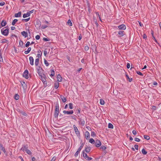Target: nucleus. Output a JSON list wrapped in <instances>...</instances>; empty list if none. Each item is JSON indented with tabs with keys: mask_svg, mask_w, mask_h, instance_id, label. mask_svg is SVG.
Returning a JSON list of instances; mask_svg holds the SVG:
<instances>
[{
	"mask_svg": "<svg viewBox=\"0 0 161 161\" xmlns=\"http://www.w3.org/2000/svg\"><path fill=\"white\" fill-rule=\"evenodd\" d=\"M2 34L5 36H8V30L7 29L3 28L1 30Z\"/></svg>",
	"mask_w": 161,
	"mask_h": 161,
	"instance_id": "f257e3e1",
	"label": "nucleus"
},
{
	"mask_svg": "<svg viewBox=\"0 0 161 161\" xmlns=\"http://www.w3.org/2000/svg\"><path fill=\"white\" fill-rule=\"evenodd\" d=\"M41 26V22L39 20H37L36 21V27L37 29H40Z\"/></svg>",
	"mask_w": 161,
	"mask_h": 161,
	"instance_id": "f03ea898",
	"label": "nucleus"
},
{
	"mask_svg": "<svg viewBox=\"0 0 161 161\" xmlns=\"http://www.w3.org/2000/svg\"><path fill=\"white\" fill-rule=\"evenodd\" d=\"M28 71L27 70H25L23 74V76L26 79H28L29 77H28Z\"/></svg>",
	"mask_w": 161,
	"mask_h": 161,
	"instance_id": "7ed1b4c3",
	"label": "nucleus"
},
{
	"mask_svg": "<svg viewBox=\"0 0 161 161\" xmlns=\"http://www.w3.org/2000/svg\"><path fill=\"white\" fill-rule=\"evenodd\" d=\"M63 113L65 114L68 115L72 114L74 113V111L72 110H71L69 111H66V110H64Z\"/></svg>",
	"mask_w": 161,
	"mask_h": 161,
	"instance_id": "20e7f679",
	"label": "nucleus"
},
{
	"mask_svg": "<svg viewBox=\"0 0 161 161\" xmlns=\"http://www.w3.org/2000/svg\"><path fill=\"white\" fill-rule=\"evenodd\" d=\"M73 127L76 134L77 136L79 135L80 133L77 127L75 125H73Z\"/></svg>",
	"mask_w": 161,
	"mask_h": 161,
	"instance_id": "39448f33",
	"label": "nucleus"
},
{
	"mask_svg": "<svg viewBox=\"0 0 161 161\" xmlns=\"http://www.w3.org/2000/svg\"><path fill=\"white\" fill-rule=\"evenodd\" d=\"M36 70L37 73L39 75H40L42 74L41 73V71L42 70V68L40 66H38L36 68Z\"/></svg>",
	"mask_w": 161,
	"mask_h": 161,
	"instance_id": "423d86ee",
	"label": "nucleus"
},
{
	"mask_svg": "<svg viewBox=\"0 0 161 161\" xmlns=\"http://www.w3.org/2000/svg\"><path fill=\"white\" fill-rule=\"evenodd\" d=\"M101 145V142L98 140H97L95 142L96 146L97 147H99Z\"/></svg>",
	"mask_w": 161,
	"mask_h": 161,
	"instance_id": "0eeeda50",
	"label": "nucleus"
},
{
	"mask_svg": "<svg viewBox=\"0 0 161 161\" xmlns=\"http://www.w3.org/2000/svg\"><path fill=\"white\" fill-rule=\"evenodd\" d=\"M30 63L31 65H34V59L32 57L30 56L29 57Z\"/></svg>",
	"mask_w": 161,
	"mask_h": 161,
	"instance_id": "6e6552de",
	"label": "nucleus"
},
{
	"mask_svg": "<svg viewBox=\"0 0 161 161\" xmlns=\"http://www.w3.org/2000/svg\"><path fill=\"white\" fill-rule=\"evenodd\" d=\"M39 75L40 77V79L42 80V82L43 81V80H46L45 78V75H44V74H43L42 75L41 74V75Z\"/></svg>",
	"mask_w": 161,
	"mask_h": 161,
	"instance_id": "1a4fd4ad",
	"label": "nucleus"
},
{
	"mask_svg": "<svg viewBox=\"0 0 161 161\" xmlns=\"http://www.w3.org/2000/svg\"><path fill=\"white\" fill-rule=\"evenodd\" d=\"M118 28L119 29L125 30L126 29V26L125 25L122 24L118 26Z\"/></svg>",
	"mask_w": 161,
	"mask_h": 161,
	"instance_id": "9d476101",
	"label": "nucleus"
},
{
	"mask_svg": "<svg viewBox=\"0 0 161 161\" xmlns=\"http://www.w3.org/2000/svg\"><path fill=\"white\" fill-rule=\"evenodd\" d=\"M85 136L86 139H88L90 137V133L88 131H86L85 132Z\"/></svg>",
	"mask_w": 161,
	"mask_h": 161,
	"instance_id": "9b49d317",
	"label": "nucleus"
},
{
	"mask_svg": "<svg viewBox=\"0 0 161 161\" xmlns=\"http://www.w3.org/2000/svg\"><path fill=\"white\" fill-rule=\"evenodd\" d=\"M22 35L24 36L25 38L28 36V33L26 32L23 31L21 32Z\"/></svg>",
	"mask_w": 161,
	"mask_h": 161,
	"instance_id": "f8f14e48",
	"label": "nucleus"
},
{
	"mask_svg": "<svg viewBox=\"0 0 161 161\" xmlns=\"http://www.w3.org/2000/svg\"><path fill=\"white\" fill-rule=\"evenodd\" d=\"M30 15V13L27 12L26 14H23V17L24 18H25L29 16Z\"/></svg>",
	"mask_w": 161,
	"mask_h": 161,
	"instance_id": "ddd939ff",
	"label": "nucleus"
},
{
	"mask_svg": "<svg viewBox=\"0 0 161 161\" xmlns=\"http://www.w3.org/2000/svg\"><path fill=\"white\" fill-rule=\"evenodd\" d=\"M55 111L59 112V106L58 103H56Z\"/></svg>",
	"mask_w": 161,
	"mask_h": 161,
	"instance_id": "4468645a",
	"label": "nucleus"
},
{
	"mask_svg": "<svg viewBox=\"0 0 161 161\" xmlns=\"http://www.w3.org/2000/svg\"><path fill=\"white\" fill-rule=\"evenodd\" d=\"M21 13L20 12H18V13L15 14L14 16L16 17H21Z\"/></svg>",
	"mask_w": 161,
	"mask_h": 161,
	"instance_id": "2eb2a0df",
	"label": "nucleus"
},
{
	"mask_svg": "<svg viewBox=\"0 0 161 161\" xmlns=\"http://www.w3.org/2000/svg\"><path fill=\"white\" fill-rule=\"evenodd\" d=\"M39 61V58H37L35 60V65L36 66H37L38 65Z\"/></svg>",
	"mask_w": 161,
	"mask_h": 161,
	"instance_id": "dca6fc26",
	"label": "nucleus"
},
{
	"mask_svg": "<svg viewBox=\"0 0 161 161\" xmlns=\"http://www.w3.org/2000/svg\"><path fill=\"white\" fill-rule=\"evenodd\" d=\"M124 31H119L118 33V34L119 35V36H123L124 35V34L123 33Z\"/></svg>",
	"mask_w": 161,
	"mask_h": 161,
	"instance_id": "f3484780",
	"label": "nucleus"
},
{
	"mask_svg": "<svg viewBox=\"0 0 161 161\" xmlns=\"http://www.w3.org/2000/svg\"><path fill=\"white\" fill-rule=\"evenodd\" d=\"M59 112L58 111H54V117L56 118H57L58 114H59Z\"/></svg>",
	"mask_w": 161,
	"mask_h": 161,
	"instance_id": "a211bd4d",
	"label": "nucleus"
},
{
	"mask_svg": "<svg viewBox=\"0 0 161 161\" xmlns=\"http://www.w3.org/2000/svg\"><path fill=\"white\" fill-rule=\"evenodd\" d=\"M38 54L37 56L38 57H41L42 55V53L40 50H39L38 51Z\"/></svg>",
	"mask_w": 161,
	"mask_h": 161,
	"instance_id": "6ab92c4d",
	"label": "nucleus"
},
{
	"mask_svg": "<svg viewBox=\"0 0 161 161\" xmlns=\"http://www.w3.org/2000/svg\"><path fill=\"white\" fill-rule=\"evenodd\" d=\"M57 78H58V80L60 82L62 80V78L60 75H57Z\"/></svg>",
	"mask_w": 161,
	"mask_h": 161,
	"instance_id": "aec40b11",
	"label": "nucleus"
},
{
	"mask_svg": "<svg viewBox=\"0 0 161 161\" xmlns=\"http://www.w3.org/2000/svg\"><path fill=\"white\" fill-rule=\"evenodd\" d=\"M31 47H29L27 51H25V54H28V53H30V52L31 51Z\"/></svg>",
	"mask_w": 161,
	"mask_h": 161,
	"instance_id": "412c9836",
	"label": "nucleus"
},
{
	"mask_svg": "<svg viewBox=\"0 0 161 161\" xmlns=\"http://www.w3.org/2000/svg\"><path fill=\"white\" fill-rule=\"evenodd\" d=\"M60 97L62 100L63 102L64 103L66 101V99L65 97L62 96H60Z\"/></svg>",
	"mask_w": 161,
	"mask_h": 161,
	"instance_id": "4be33fe9",
	"label": "nucleus"
},
{
	"mask_svg": "<svg viewBox=\"0 0 161 161\" xmlns=\"http://www.w3.org/2000/svg\"><path fill=\"white\" fill-rule=\"evenodd\" d=\"M82 154H83V157L86 159L88 157V156L87 155L86 153H85L84 152V151H83L82 152Z\"/></svg>",
	"mask_w": 161,
	"mask_h": 161,
	"instance_id": "5701e85b",
	"label": "nucleus"
},
{
	"mask_svg": "<svg viewBox=\"0 0 161 161\" xmlns=\"http://www.w3.org/2000/svg\"><path fill=\"white\" fill-rule=\"evenodd\" d=\"M54 87L56 89H57L59 86V83L58 82H56L54 84Z\"/></svg>",
	"mask_w": 161,
	"mask_h": 161,
	"instance_id": "b1692460",
	"label": "nucleus"
},
{
	"mask_svg": "<svg viewBox=\"0 0 161 161\" xmlns=\"http://www.w3.org/2000/svg\"><path fill=\"white\" fill-rule=\"evenodd\" d=\"M84 146V143H81V144L80 146L79 147L78 150H79V151H80L82 148L83 147V146Z\"/></svg>",
	"mask_w": 161,
	"mask_h": 161,
	"instance_id": "393cba45",
	"label": "nucleus"
},
{
	"mask_svg": "<svg viewBox=\"0 0 161 161\" xmlns=\"http://www.w3.org/2000/svg\"><path fill=\"white\" fill-rule=\"evenodd\" d=\"M6 21H4V20H3L2 21L1 23V25H2V26H4L6 25Z\"/></svg>",
	"mask_w": 161,
	"mask_h": 161,
	"instance_id": "a878e982",
	"label": "nucleus"
},
{
	"mask_svg": "<svg viewBox=\"0 0 161 161\" xmlns=\"http://www.w3.org/2000/svg\"><path fill=\"white\" fill-rule=\"evenodd\" d=\"M91 150V148L90 147H86L85 148V151L86 153H89Z\"/></svg>",
	"mask_w": 161,
	"mask_h": 161,
	"instance_id": "bb28decb",
	"label": "nucleus"
},
{
	"mask_svg": "<svg viewBox=\"0 0 161 161\" xmlns=\"http://www.w3.org/2000/svg\"><path fill=\"white\" fill-rule=\"evenodd\" d=\"M51 74L50 75V76L51 77L55 75V72L53 69H51Z\"/></svg>",
	"mask_w": 161,
	"mask_h": 161,
	"instance_id": "cd10ccee",
	"label": "nucleus"
},
{
	"mask_svg": "<svg viewBox=\"0 0 161 161\" xmlns=\"http://www.w3.org/2000/svg\"><path fill=\"white\" fill-rule=\"evenodd\" d=\"M3 62V58L2 56V53H1V51H0V62L2 63Z\"/></svg>",
	"mask_w": 161,
	"mask_h": 161,
	"instance_id": "c85d7f7f",
	"label": "nucleus"
},
{
	"mask_svg": "<svg viewBox=\"0 0 161 161\" xmlns=\"http://www.w3.org/2000/svg\"><path fill=\"white\" fill-rule=\"evenodd\" d=\"M67 24L70 26H72V23L70 19L68 20Z\"/></svg>",
	"mask_w": 161,
	"mask_h": 161,
	"instance_id": "c756f323",
	"label": "nucleus"
},
{
	"mask_svg": "<svg viewBox=\"0 0 161 161\" xmlns=\"http://www.w3.org/2000/svg\"><path fill=\"white\" fill-rule=\"evenodd\" d=\"M142 152L144 155H145L147 153V152L144 148L142 149Z\"/></svg>",
	"mask_w": 161,
	"mask_h": 161,
	"instance_id": "7c9ffc66",
	"label": "nucleus"
},
{
	"mask_svg": "<svg viewBox=\"0 0 161 161\" xmlns=\"http://www.w3.org/2000/svg\"><path fill=\"white\" fill-rule=\"evenodd\" d=\"M8 41L5 39H2L1 41V42L2 43H7Z\"/></svg>",
	"mask_w": 161,
	"mask_h": 161,
	"instance_id": "2f4dec72",
	"label": "nucleus"
},
{
	"mask_svg": "<svg viewBox=\"0 0 161 161\" xmlns=\"http://www.w3.org/2000/svg\"><path fill=\"white\" fill-rule=\"evenodd\" d=\"M89 142L92 144H94L95 143V141L93 138H91L90 139Z\"/></svg>",
	"mask_w": 161,
	"mask_h": 161,
	"instance_id": "473e14b6",
	"label": "nucleus"
},
{
	"mask_svg": "<svg viewBox=\"0 0 161 161\" xmlns=\"http://www.w3.org/2000/svg\"><path fill=\"white\" fill-rule=\"evenodd\" d=\"M18 21V20L17 19H14L12 22V25H14Z\"/></svg>",
	"mask_w": 161,
	"mask_h": 161,
	"instance_id": "72a5a7b5",
	"label": "nucleus"
},
{
	"mask_svg": "<svg viewBox=\"0 0 161 161\" xmlns=\"http://www.w3.org/2000/svg\"><path fill=\"white\" fill-rule=\"evenodd\" d=\"M69 108L70 109H72L73 108V105L72 103H69Z\"/></svg>",
	"mask_w": 161,
	"mask_h": 161,
	"instance_id": "f704fd0d",
	"label": "nucleus"
},
{
	"mask_svg": "<svg viewBox=\"0 0 161 161\" xmlns=\"http://www.w3.org/2000/svg\"><path fill=\"white\" fill-rule=\"evenodd\" d=\"M113 125L109 123L108 124V128H109L113 129Z\"/></svg>",
	"mask_w": 161,
	"mask_h": 161,
	"instance_id": "c9c22d12",
	"label": "nucleus"
},
{
	"mask_svg": "<svg viewBox=\"0 0 161 161\" xmlns=\"http://www.w3.org/2000/svg\"><path fill=\"white\" fill-rule=\"evenodd\" d=\"M100 104L102 105H103L104 104V101L101 99H100Z\"/></svg>",
	"mask_w": 161,
	"mask_h": 161,
	"instance_id": "e433bc0d",
	"label": "nucleus"
},
{
	"mask_svg": "<svg viewBox=\"0 0 161 161\" xmlns=\"http://www.w3.org/2000/svg\"><path fill=\"white\" fill-rule=\"evenodd\" d=\"M44 62L46 66H48V63L45 59H44Z\"/></svg>",
	"mask_w": 161,
	"mask_h": 161,
	"instance_id": "4c0bfd02",
	"label": "nucleus"
},
{
	"mask_svg": "<svg viewBox=\"0 0 161 161\" xmlns=\"http://www.w3.org/2000/svg\"><path fill=\"white\" fill-rule=\"evenodd\" d=\"M14 98L15 99L17 100L19 98V96L17 94H15L14 96Z\"/></svg>",
	"mask_w": 161,
	"mask_h": 161,
	"instance_id": "58836bf2",
	"label": "nucleus"
},
{
	"mask_svg": "<svg viewBox=\"0 0 161 161\" xmlns=\"http://www.w3.org/2000/svg\"><path fill=\"white\" fill-rule=\"evenodd\" d=\"M26 153L27 154H29V155H31L32 153L31 152V151L29 150L28 149L27 150H26Z\"/></svg>",
	"mask_w": 161,
	"mask_h": 161,
	"instance_id": "ea45409f",
	"label": "nucleus"
},
{
	"mask_svg": "<svg viewBox=\"0 0 161 161\" xmlns=\"http://www.w3.org/2000/svg\"><path fill=\"white\" fill-rule=\"evenodd\" d=\"M30 19V18H28L27 19H23L22 20L23 21H25V22H27L28 21H29Z\"/></svg>",
	"mask_w": 161,
	"mask_h": 161,
	"instance_id": "a19ab883",
	"label": "nucleus"
},
{
	"mask_svg": "<svg viewBox=\"0 0 161 161\" xmlns=\"http://www.w3.org/2000/svg\"><path fill=\"white\" fill-rule=\"evenodd\" d=\"M144 138L146 140H148L150 139V137L144 135Z\"/></svg>",
	"mask_w": 161,
	"mask_h": 161,
	"instance_id": "79ce46f5",
	"label": "nucleus"
},
{
	"mask_svg": "<svg viewBox=\"0 0 161 161\" xmlns=\"http://www.w3.org/2000/svg\"><path fill=\"white\" fill-rule=\"evenodd\" d=\"M28 149H27V148H26L25 146H24V147H23L21 148V150H22L23 151H25L26 152V150H27Z\"/></svg>",
	"mask_w": 161,
	"mask_h": 161,
	"instance_id": "37998d69",
	"label": "nucleus"
},
{
	"mask_svg": "<svg viewBox=\"0 0 161 161\" xmlns=\"http://www.w3.org/2000/svg\"><path fill=\"white\" fill-rule=\"evenodd\" d=\"M91 136L94 137L96 136V134L93 131H92L91 133Z\"/></svg>",
	"mask_w": 161,
	"mask_h": 161,
	"instance_id": "c03bdc74",
	"label": "nucleus"
},
{
	"mask_svg": "<svg viewBox=\"0 0 161 161\" xmlns=\"http://www.w3.org/2000/svg\"><path fill=\"white\" fill-rule=\"evenodd\" d=\"M80 152V151H79L78 150H77V151L75 153V157L77 156L78 154Z\"/></svg>",
	"mask_w": 161,
	"mask_h": 161,
	"instance_id": "a18cd8bd",
	"label": "nucleus"
},
{
	"mask_svg": "<svg viewBox=\"0 0 161 161\" xmlns=\"http://www.w3.org/2000/svg\"><path fill=\"white\" fill-rule=\"evenodd\" d=\"M136 73L137 74H138L139 75H140L141 76L143 75V74H142V73L141 72H140L139 71H137Z\"/></svg>",
	"mask_w": 161,
	"mask_h": 161,
	"instance_id": "49530a36",
	"label": "nucleus"
},
{
	"mask_svg": "<svg viewBox=\"0 0 161 161\" xmlns=\"http://www.w3.org/2000/svg\"><path fill=\"white\" fill-rule=\"evenodd\" d=\"M19 45L20 47H22L23 46V42L22 41H20L19 42Z\"/></svg>",
	"mask_w": 161,
	"mask_h": 161,
	"instance_id": "de8ad7c7",
	"label": "nucleus"
},
{
	"mask_svg": "<svg viewBox=\"0 0 161 161\" xmlns=\"http://www.w3.org/2000/svg\"><path fill=\"white\" fill-rule=\"evenodd\" d=\"M44 55L45 56H47L48 53L47 51L46 50H44Z\"/></svg>",
	"mask_w": 161,
	"mask_h": 161,
	"instance_id": "09e8293b",
	"label": "nucleus"
},
{
	"mask_svg": "<svg viewBox=\"0 0 161 161\" xmlns=\"http://www.w3.org/2000/svg\"><path fill=\"white\" fill-rule=\"evenodd\" d=\"M126 75V77L127 78V79H129V81L130 82H131V81H132V79H131V78H129V76H128V75Z\"/></svg>",
	"mask_w": 161,
	"mask_h": 161,
	"instance_id": "8fccbe9b",
	"label": "nucleus"
},
{
	"mask_svg": "<svg viewBox=\"0 0 161 161\" xmlns=\"http://www.w3.org/2000/svg\"><path fill=\"white\" fill-rule=\"evenodd\" d=\"M30 42H27L26 44H25V47H28L30 44Z\"/></svg>",
	"mask_w": 161,
	"mask_h": 161,
	"instance_id": "3c124183",
	"label": "nucleus"
},
{
	"mask_svg": "<svg viewBox=\"0 0 161 161\" xmlns=\"http://www.w3.org/2000/svg\"><path fill=\"white\" fill-rule=\"evenodd\" d=\"M47 26L46 25H42L41 26V28L43 29H45L46 28H47Z\"/></svg>",
	"mask_w": 161,
	"mask_h": 161,
	"instance_id": "603ef678",
	"label": "nucleus"
},
{
	"mask_svg": "<svg viewBox=\"0 0 161 161\" xmlns=\"http://www.w3.org/2000/svg\"><path fill=\"white\" fill-rule=\"evenodd\" d=\"M135 141L137 142H139L140 141V140L139 138L136 137L135 138Z\"/></svg>",
	"mask_w": 161,
	"mask_h": 161,
	"instance_id": "864d4df0",
	"label": "nucleus"
},
{
	"mask_svg": "<svg viewBox=\"0 0 161 161\" xmlns=\"http://www.w3.org/2000/svg\"><path fill=\"white\" fill-rule=\"evenodd\" d=\"M43 84L45 85V86H47V82L46 80H43Z\"/></svg>",
	"mask_w": 161,
	"mask_h": 161,
	"instance_id": "5fc2aeb1",
	"label": "nucleus"
},
{
	"mask_svg": "<svg viewBox=\"0 0 161 161\" xmlns=\"http://www.w3.org/2000/svg\"><path fill=\"white\" fill-rule=\"evenodd\" d=\"M3 152L4 153L6 154V155H7V153L6 151L5 148L2 150Z\"/></svg>",
	"mask_w": 161,
	"mask_h": 161,
	"instance_id": "6e6d98bb",
	"label": "nucleus"
},
{
	"mask_svg": "<svg viewBox=\"0 0 161 161\" xmlns=\"http://www.w3.org/2000/svg\"><path fill=\"white\" fill-rule=\"evenodd\" d=\"M35 38H36V40H39L40 39V36L39 35H37V36H36Z\"/></svg>",
	"mask_w": 161,
	"mask_h": 161,
	"instance_id": "4d7b16f0",
	"label": "nucleus"
},
{
	"mask_svg": "<svg viewBox=\"0 0 161 161\" xmlns=\"http://www.w3.org/2000/svg\"><path fill=\"white\" fill-rule=\"evenodd\" d=\"M132 132L133 134L134 135H136V130H132Z\"/></svg>",
	"mask_w": 161,
	"mask_h": 161,
	"instance_id": "13d9d810",
	"label": "nucleus"
},
{
	"mask_svg": "<svg viewBox=\"0 0 161 161\" xmlns=\"http://www.w3.org/2000/svg\"><path fill=\"white\" fill-rule=\"evenodd\" d=\"M134 147L136 150H138V146L137 145H136V144L135 145H134Z\"/></svg>",
	"mask_w": 161,
	"mask_h": 161,
	"instance_id": "bf43d9fd",
	"label": "nucleus"
},
{
	"mask_svg": "<svg viewBox=\"0 0 161 161\" xmlns=\"http://www.w3.org/2000/svg\"><path fill=\"white\" fill-rule=\"evenodd\" d=\"M101 148L103 150H105L106 149V147L105 146H102L101 147Z\"/></svg>",
	"mask_w": 161,
	"mask_h": 161,
	"instance_id": "052dcab7",
	"label": "nucleus"
},
{
	"mask_svg": "<svg viewBox=\"0 0 161 161\" xmlns=\"http://www.w3.org/2000/svg\"><path fill=\"white\" fill-rule=\"evenodd\" d=\"M5 3L4 2H2L0 3V5L1 6H3L5 4Z\"/></svg>",
	"mask_w": 161,
	"mask_h": 161,
	"instance_id": "680f3d73",
	"label": "nucleus"
},
{
	"mask_svg": "<svg viewBox=\"0 0 161 161\" xmlns=\"http://www.w3.org/2000/svg\"><path fill=\"white\" fill-rule=\"evenodd\" d=\"M56 160V158L55 157H53L51 161H55Z\"/></svg>",
	"mask_w": 161,
	"mask_h": 161,
	"instance_id": "e2e57ef3",
	"label": "nucleus"
},
{
	"mask_svg": "<svg viewBox=\"0 0 161 161\" xmlns=\"http://www.w3.org/2000/svg\"><path fill=\"white\" fill-rule=\"evenodd\" d=\"M43 40L45 41H49V39L47 38H43Z\"/></svg>",
	"mask_w": 161,
	"mask_h": 161,
	"instance_id": "0e129e2a",
	"label": "nucleus"
},
{
	"mask_svg": "<svg viewBox=\"0 0 161 161\" xmlns=\"http://www.w3.org/2000/svg\"><path fill=\"white\" fill-rule=\"evenodd\" d=\"M85 49L86 51H87L89 49V47L87 46H86L85 47Z\"/></svg>",
	"mask_w": 161,
	"mask_h": 161,
	"instance_id": "69168bd1",
	"label": "nucleus"
},
{
	"mask_svg": "<svg viewBox=\"0 0 161 161\" xmlns=\"http://www.w3.org/2000/svg\"><path fill=\"white\" fill-rule=\"evenodd\" d=\"M4 148L3 147V145L0 144V149L2 150Z\"/></svg>",
	"mask_w": 161,
	"mask_h": 161,
	"instance_id": "338daca9",
	"label": "nucleus"
},
{
	"mask_svg": "<svg viewBox=\"0 0 161 161\" xmlns=\"http://www.w3.org/2000/svg\"><path fill=\"white\" fill-rule=\"evenodd\" d=\"M127 68L128 69H129L130 68V64L128 63L127 64Z\"/></svg>",
	"mask_w": 161,
	"mask_h": 161,
	"instance_id": "774afa93",
	"label": "nucleus"
}]
</instances>
